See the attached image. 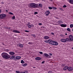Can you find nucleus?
<instances>
[{
  "instance_id": "9b49d317",
  "label": "nucleus",
  "mask_w": 73,
  "mask_h": 73,
  "mask_svg": "<svg viewBox=\"0 0 73 73\" xmlns=\"http://www.w3.org/2000/svg\"><path fill=\"white\" fill-rule=\"evenodd\" d=\"M60 41H61V42H66V40L64 39H62L60 40Z\"/></svg>"
},
{
  "instance_id": "bf43d9fd",
  "label": "nucleus",
  "mask_w": 73,
  "mask_h": 73,
  "mask_svg": "<svg viewBox=\"0 0 73 73\" xmlns=\"http://www.w3.org/2000/svg\"><path fill=\"white\" fill-rule=\"evenodd\" d=\"M65 35H67V33H66L65 34Z\"/></svg>"
},
{
  "instance_id": "7c9ffc66",
  "label": "nucleus",
  "mask_w": 73,
  "mask_h": 73,
  "mask_svg": "<svg viewBox=\"0 0 73 73\" xmlns=\"http://www.w3.org/2000/svg\"><path fill=\"white\" fill-rule=\"evenodd\" d=\"M29 26L28 27H29V28H31V27H32V26H31V25H28Z\"/></svg>"
},
{
  "instance_id": "6e6552de",
  "label": "nucleus",
  "mask_w": 73,
  "mask_h": 73,
  "mask_svg": "<svg viewBox=\"0 0 73 73\" xmlns=\"http://www.w3.org/2000/svg\"><path fill=\"white\" fill-rule=\"evenodd\" d=\"M45 14L46 16H48L50 14V11L49 10H48L45 12Z\"/></svg>"
},
{
  "instance_id": "20e7f679",
  "label": "nucleus",
  "mask_w": 73,
  "mask_h": 73,
  "mask_svg": "<svg viewBox=\"0 0 73 73\" xmlns=\"http://www.w3.org/2000/svg\"><path fill=\"white\" fill-rule=\"evenodd\" d=\"M48 43L50 44H52L53 45V41L51 40H48Z\"/></svg>"
},
{
  "instance_id": "412c9836",
  "label": "nucleus",
  "mask_w": 73,
  "mask_h": 73,
  "mask_svg": "<svg viewBox=\"0 0 73 73\" xmlns=\"http://www.w3.org/2000/svg\"><path fill=\"white\" fill-rule=\"evenodd\" d=\"M39 5L40 8H42V5L41 3H40Z\"/></svg>"
},
{
  "instance_id": "dca6fc26",
  "label": "nucleus",
  "mask_w": 73,
  "mask_h": 73,
  "mask_svg": "<svg viewBox=\"0 0 73 73\" xmlns=\"http://www.w3.org/2000/svg\"><path fill=\"white\" fill-rule=\"evenodd\" d=\"M66 41H69V42H70L71 41V40H70V38H66Z\"/></svg>"
},
{
  "instance_id": "79ce46f5",
  "label": "nucleus",
  "mask_w": 73,
  "mask_h": 73,
  "mask_svg": "<svg viewBox=\"0 0 73 73\" xmlns=\"http://www.w3.org/2000/svg\"><path fill=\"white\" fill-rule=\"evenodd\" d=\"M16 60H19V58L17 57V56H16Z\"/></svg>"
},
{
  "instance_id": "13d9d810",
  "label": "nucleus",
  "mask_w": 73,
  "mask_h": 73,
  "mask_svg": "<svg viewBox=\"0 0 73 73\" xmlns=\"http://www.w3.org/2000/svg\"><path fill=\"white\" fill-rule=\"evenodd\" d=\"M33 68H36V67H33Z\"/></svg>"
},
{
  "instance_id": "f257e3e1",
  "label": "nucleus",
  "mask_w": 73,
  "mask_h": 73,
  "mask_svg": "<svg viewBox=\"0 0 73 73\" xmlns=\"http://www.w3.org/2000/svg\"><path fill=\"white\" fill-rule=\"evenodd\" d=\"M30 6L32 8H38V4L32 3L30 4Z\"/></svg>"
},
{
  "instance_id": "f3484780",
  "label": "nucleus",
  "mask_w": 73,
  "mask_h": 73,
  "mask_svg": "<svg viewBox=\"0 0 73 73\" xmlns=\"http://www.w3.org/2000/svg\"><path fill=\"white\" fill-rule=\"evenodd\" d=\"M13 32H14L15 33H19V31L16 30H14L13 31Z\"/></svg>"
},
{
  "instance_id": "f704fd0d",
  "label": "nucleus",
  "mask_w": 73,
  "mask_h": 73,
  "mask_svg": "<svg viewBox=\"0 0 73 73\" xmlns=\"http://www.w3.org/2000/svg\"><path fill=\"white\" fill-rule=\"evenodd\" d=\"M44 42H46V43H48V40H46L44 41Z\"/></svg>"
},
{
  "instance_id": "a18cd8bd",
  "label": "nucleus",
  "mask_w": 73,
  "mask_h": 73,
  "mask_svg": "<svg viewBox=\"0 0 73 73\" xmlns=\"http://www.w3.org/2000/svg\"><path fill=\"white\" fill-rule=\"evenodd\" d=\"M44 55H49V54L46 53H44Z\"/></svg>"
},
{
  "instance_id": "5fc2aeb1",
  "label": "nucleus",
  "mask_w": 73,
  "mask_h": 73,
  "mask_svg": "<svg viewBox=\"0 0 73 73\" xmlns=\"http://www.w3.org/2000/svg\"><path fill=\"white\" fill-rule=\"evenodd\" d=\"M21 73H25V72H21Z\"/></svg>"
},
{
  "instance_id": "58836bf2",
  "label": "nucleus",
  "mask_w": 73,
  "mask_h": 73,
  "mask_svg": "<svg viewBox=\"0 0 73 73\" xmlns=\"http://www.w3.org/2000/svg\"><path fill=\"white\" fill-rule=\"evenodd\" d=\"M28 44H32V43L31 42H29Z\"/></svg>"
},
{
  "instance_id": "ea45409f",
  "label": "nucleus",
  "mask_w": 73,
  "mask_h": 73,
  "mask_svg": "<svg viewBox=\"0 0 73 73\" xmlns=\"http://www.w3.org/2000/svg\"><path fill=\"white\" fill-rule=\"evenodd\" d=\"M25 32H29V31L27 30L25 31Z\"/></svg>"
},
{
  "instance_id": "774afa93",
  "label": "nucleus",
  "mask_w": 73,
  "mask_h": 73,
  "mask_svg": "<svg viewBox=\"0 0 73 73\" xmlns=\"http://www.w3.org/2000/svg\"><path fill=\"white\" fill-rule=\"evenodd\" d=\"M42 0V1H44V0Z\"/></svg>"
},
{
  "instance_id": "37998d69",
  "label": "nucleus",
  "mask_w": 73,
  "mask_h": 73,
  "mask_svg": "<svg viewBox=\"0 0 73 73\" xmlns=\"http://www.w3.org/2000/svg\"><path fill=\"white\" fill-rule=\"evenodd\" d=\"M30 24V22L28 23V24H27V25H29Z\"/></svg>"
},
{
  "instance_id": "680f3d73",
  "label": "nucleus",
  "mask_w": 73,
  "mask_h": 73,
  "mask_svg": "<svg viewBox=\"0 0 73 73\" xmlns=\"http://www.w3.org/2000/svg\"><path fill=\"white\" fill-rule=\"evenodd\" d=\"M72 49H73V47H72Z\"/></svg>"
},
{
  "instance_id": "393cba45",
  "label": "nucleus",
  "mask_w": 73,
  "mask_h": 73,
  "mask_svg": "<svg viewBox=\"0 0 73 73\" xmlns=\"http://www.w3.org/2000/svg\"><path fill=\"white\" fill-rule=\"evenodd\" d=\"M67 31H68L69 32H71L70 30V29L69 28H68L67 29Z\"/></svg>"
},
{
  "instance_id": "a878e982",
  "label": "nucleus",
  "mask_w": 73,
  "mask_h": 73,
  "mask_svg": "<svg viewBox=\"0 0 73 73\" xmlns=\"http://www.w3.org/2000/svg\"><path fill=\"white\" fill-rule=\"evenodd\" d=\"M25 62L23 60H21V63L23 64Z\"/></svg>"
},
{
  "instance_id": "c756f323",
  "label": "nucleus",
  "mask_w": 73,
  "mask_h": 73,
  "mask_svg": "<svg viewBox=\"0 0 73 73\" xmlns=\"http://www.w3.org/2000/svg\"><path fill=\"white\" fill-rule=\"evenodd\" d=\"M9 14H10V15H13V14L12 13H11V12H9Z\"/></svg>"
},
{
  "instance_id": "09e8293b",
  "label": "nucleus",
  "mask_w": 73,
  "mask_h": 73,
  "mask_svg": "<svg viewBox=\"0 0 73 73\" xmlns=\"http://www.w3.org/2000/svg\"><path fill=\"white\" fill-rule=\"evenodd\" d=\"M16 72L17 73H19V71H16Z\"/></svg>"
},
{
  "instance_id": "6e6d98bb",
  "label": "nucleus",
  "mask_w": 73,
  "mask_h": 73,
  "mask_svg": "<svg viewBox=\"0 0 73 73\" xmlns=\"http://www.w3.org/2000/svg\"><path fill=\"white\" fill-rule=\"evenodd\" d=\"M6 51H8V49H6Z\"/></svg>"
},
{
  "instance_id": "4d7b16f0",
  "label": "nucleus",
  "mask_w": 73,
  "mask_h": 73,
  "mask_svg": "<svg viewBox=\"0 0 73 73\" xmlns=\"http://www.w3.org/2000/svg\"><path fill=\"white\" fill-rule=\"evenodd\" d=\"M1 11L0 9V13H1Z\"/></svg>"
},
{
  "instance_id": "9d476101",
  "label": "nucleus",
  "mask_w": 73,
  "mask_h": 73,
  "mask_svg": "<svg viewBox=\"0 0 73 73\" xmlns=\"http://www.w3.org/2000/svg\"><path fill=\"white\" fill-rule=\"evenodd\" d=\"M68 66H65L63 68V70L64 71H66L67 70H68Z\"/></svg>"
},
{
  "instance_id": "4468645a",
  "label": "nucleus",
  "mask_w": 73,
  "mask_h": 73,
  "mask_svg": "<svg viewBox=\"0 0 73 73\" xmlns=\"http://www.w3.org/2000/svg\"><path fill=\"white\" fill-rule=\"evenodd\" d=\"M44 38L45 40H47V39L49 38V37L46 36H44Z\"/></svg>"
},
{
  "instance_id": "423d86ee",
  "label": "nucleus",
  "mask_w": 73,
  "mask_h": 73,
  "mask_svg": "<svg viewBox=\"0 0 73 73\" xmlns=\"http://www.w3.org/2000/svg\"><path fill=\"white\" fill-rule=\"evenodd\" d=\"M52 45H58V43L57 42L54 41H53Z\"/></svg>"
},
{
  "instance_id": "ddd939ff",
  "label": "nucleus",
  "mask_w": 73,
  "mask_h": 73,
  "mask_svg": "<svg viewBox=\"0 0 73 73\" xmlns=\"http://www.w3.org/2000/svg\"><path fill=\"white\" fill-rule=\"evenodd\" d=\"M62 27H66V25H65L64 24H62L60 25Z\"/></svg>"
},
{
  "instance_id": "b1692460",
  "label": "nucleus",
  "mask_w": 73,
  "mask_h": 73,
  "mask_svg": "<svg viewBox=\"0 0 73 73\" xmlns=\"http://www.w3.org/2000/svg\"><path fill=\"white\" fill-rule=\"evenodd\" d=\"M70 27L71 28H73V24H70Z\"/></svg>"
},
{
  "instance_id": "cd10ccee",
  "label": "nucleus",
  "mask_w": 73,
  "mask_h": 73,
  "mask_svg": "<svg viewBox=\"0 0 73 73\" xmlns=\"http://www.w3.org/2000/svg\"><path fill=\"white\" fill-rule=\"evenodd\" d=\"M48 8L49 9H53V7H49Z\"/></svg>"
},
{
  "instance_id": "4c0bfd02",
  "label": "nucleus",
  "mask_w": 73,
  "mask_h": 73,
  "mask_svg": "<svg viewBox=\"0 0 73 73\" xmlns=\"http://www.w3.org/2000/svg\"><path fill=\"white\" fill-rule=\"evenodd\" d=\"M45 62V61H43V62H42V64H44V63Z\"/></svg>"
},
{
  "instance_id": "473e14b6",
  "label": "nucleus",
  "mask_w": 73,
  "mask_h": 73,
  "mask_svg": "<svg viewBox=\"0 0 73 73\" xmlns=\"http://www.w3.org/2000/svg\"><path fill=\"white\" fill-rule=\"evenodd\" d=\"M66 7L67 6L66 5H64L63 6V7H64V8H66Z\"/></svg>"
},
{
  "instance_id": "39448f33",
  "label": "nucleus",
  "mask_w": 73,
  "mask_h": 73,
  "mask_svg": "<svg viewBox=\"0 0 73 73\" xmlns=\"http://www.w3.org/2000/svg\"><path fill=\"white\" fill-rule=\"evenodd\" d=\"M67 70H68V71H72L73 70V68L72 67H68Z\"/></svg>"
},
{
  "instance_id": "f8f14e48",
  "label": "nucleus",
  "mask_w": 73,
  "mask_h": 73,
  "mask_svg": "<svg viewBox=\"0 0 73 73\" xmlns=\"http://www.w3.org/2000/svg\"><path fill=\"white\" fill-rule=\"evenodd\" d=\"M68 1L70 3L73 4V0H68Z\"/></svg>"
},
{
  "instance_id": "bb28decb",
  "label": "nucleus",
  "mask_w": 73,
  "mask_h": 73,
  "mask_svg": "<svg viewBox=\"0 0 73 73\" xmlns=\"http://www.w3.org/2000/svg\"><path fill=\"white\" fill-rule=\"evenodd\" d=\"M12 18L13 20H15V17L14 15L13 17H12Z\"/></svg>"
},
{
  "instance_id": "2eb2a0df",
  "label": "nucleus",
  "mask_w": 73,
  "mask_h": 73,
  "mask_svg": "<svg viewBox=\"0 0 73 73\" xmlns=\"http://www.w3.org/2000/svg\"><path fill=\"white\" fill-rule=\"evenodd\" d=\"M9 53L10 54H11V55H13L15 54L14 52H10Z\"/></svg>"
},
{
  "instance_id": "603ef678",
  "label": "nucleus",
  "mask_w": 73,
  "mask_h": 73,
  "mask_svg": "<svg viewBox=\"0 0 73 73\" xmlns=\"http://www.w3.org/2000/svg\"><path fill=\"white\" fill-rule=\"evenodd\" d=\"M51 34L52 35H54V33H51Z\"/></svg>"
},
{
  "instance_id": "e433bc0d",
  "label": "nucleus",
  "mask_w": 73,
  "mask_h": 73,
  "mask_svg": "<svg viewBox=\"0 0 73 73\" xmlns=\"http://www.w3.org/2000/svg\"><path fill=\"white\" fill-rule=\"evenodd\" d=\"M35 14H38V13L37 12H35L34 13Z\"/></svg>"
},
{
  "instance_id": "6ab92c4d",
  "label": "nucleus",
  "mask_w": 73,
  "mask_h": 73,
  "mask_svg": "<svg viewBox=\"0 0 73 73\" xmlns=\"http://www.w3.org/2000/svg\"><path fill=\"white\" fill-rule=\"evenodd\" d=\"M2 55H8V54L6 53L3 52L2 54Z\"/></svg>"
},
{
  "instance_id": "4be33fe9",
  "label": "nucleus",
  "mask_w": 73,
  "mask_h": 73,
  "mask_svg": "<svg viewBox=\"0 0 73 73\" xmlns=\"http://www.w3.org/2000/svg\"><path fill=\"white\" fill-rule=\"evenodd\" d=\"M58 24H60V23H62V21H59L58 22Z\"/></svg>"
},
{
  "instance_id": "a19ab883",
  "label": "nucleus",
  "mask_w": 73,
  "mask_h": 73,
  "mask_svg": "<svg viewBox=\"0 0 73 73\" xmlns=\"http://www.w3.org/2000/svg\"><path fill=\"white\" fill-rule=\"evenodd\" d=\"M39 53H40V54H42L43 53H42V52H39Z\"/></svg>"
},
{
  "instance_id": "7ed1b4c3",
  "label": "nucleus",
  "mask_w": 73,
  "mask_h": 73,
  "mask_svg": "<svg viewBox=\"0 0 73 73\" xmlns=\"http://www.w3.org/2000/svg\"><path fill=\"white\" fill-rule=\"evenodd\" d=\"M6 15L4 14H1L0 15V19H3L5 17Z\"/></svg>"
},
{
  "instance_id": "f03ea898",
  "label": "nucleus",
  "mask_w": 73,
  "mask_h": 73,
  "mask_svg": "<svg viewBox=\"0 0 73 73\" xmlns=\"http://www.w3.org/2000/svg\"><path fill=\"white\" fill-rule=\"evenodd\" d=\"M1 56L3 58L6 59L9 58H10V56H8L7 55H2Z\"/></svg>"
},
{
  "instance_id": "72a5a7b5",
  "label": "nucleus",
  "mask_w": 73,
  "mask_h": 73,
  "mask_svg": "<svg viewBox=\"0 0 73 73\" xmlns=\"http://www.w3.org/2000/svg\"><path fill=\"white\" fill-rule=\"evenodd\" d=\"M46 57H48V56H49L50 55H44Z\"/></svg>"
},
{
  "instance_id": "052dcab7",
  "label": "nucleus",
  "mask_w": 73,
  "mask_h": 73,
  "mask_svg": "<svg viewBox=\"0 0 73 73\" xmlns=\"http://www.w3.org/2000/svg\"><path fill=\"white\" fill-rule=\"evenodd\" d=\"M20 33V32L19 31V33Z\"/></svg>"
},
{
  "instance_id": "69168bd1",
  "label": "nucleus",
  "mask_w": 73,
  "mask_h": 73,
  "mask_svg": "<svg viewBox=\"0 0 73 73\" xmlns=\"http://www.w3.org/2000/svg\"><path fill=\"white\" fill-rule=\"evenodd\" d=\"M2 4H4V3L3 2V3H2Z\"/></svg>"
},
{
  "instance_id": "2f4dec72",
  "label": "nucleus",
  "mask_w": 73,
  "mask_h": 73,
  "mask_svg": "<svg viewBox=\"0 0 73 73\" xmlns=\"http://www.w3.org/2000/svg\"><path fill=\"white\" fill-rule=\"evenodd\" d=\"M52 8H53L54 9H57V8L56 7H53Z\"/></svg>"
},
{
  "instance_id": "338daca9",
  "label": "nucleus",
  "mask_w": 73,
  "mask_h": 73,
  "mask_svg": "<svg viewBox=\"0 0 73 73\" xmlns=\"http://www.w3.org/2000/svg\"><path fill=\"white\" fill-rule=\"evenodd\" d=\"M72 31H73V29H72Z\"/></svg>"
},
{
  "instance_id": "0e129e2a",
  "label": "nucleus",
  "mask_w": 73,
  "mask_h": 73,
  "mask_svg": "<svg viewBox=\"0 0 73 73\" xmlns=\"http://www.w3.org/2000/svg\"><path fill=\"white\" fill-rule=\"evenodd\" d=\"M19 73H20V72L19 71Z\"/></svg>"
},
{
  "instance_id": "c9c22d12",
  "label": "nucleus",
  "mask_w": 73,
  "mask_h": 73,
  "mask_svg": "<svg viewBox=\"0 0 73 73\" xmlns=\"http://www.w3.org/2000/svg\"><path fill=\"white\" fill-rule=\"evenodd\" d=\"M25 73H28V71L27 70H26L25 72Z\"/></svg>"
},
{
  "instance_id": "49530a36",
  "label": "nucleus",
  "mask_w": 73,
  "mask_h": 73,
  "mask_svg": "<svg viewBox=\"0 0 73 73\" xmlns=\"http://www.w3.org/2000/svg\"><path fill=\"white\" fill-rule=\"evenodd\" d=\"M39 25H42V23H39Z\"/></svg>"
},
{
  "instance_id": "c85d7f7f",
  "label": "nucleus",
  "mask_w": 73,
  "mask_h": 73,
  "mask_svg": "<svg viewBox=\"0 0 73 73\" xmlns=\"http://www.w3.org/2000/svg\"><path fill=\"white\" fill-rule=\"evenodd\" d=\"M32 36L34 37H36V35H35L33 34L32 35Z\"/></svg>"
},
{
  "instance_id": "aec40b11",
  "label": "nucleus",
  "mask_w": 73,
  "mask_h": 73,
  "mask_svg": "<svg viewBox=\"0 0 73 73\" xmlns=\"http://www.w3.org/2000/svg\"><path fill=\"white\" fill-rule=\"evenodd\" d=\"M13 58H14V60H15V56H11V57L10 58L11 59H13Z\"/></svg>"
},
{
  "instance_id": "864d4df0",
  "label": "nucleus",
  "mask_w": 73,
  "mask_h": 73,
  "mask_svg": "<svg viewBox=\"0 0 73 73\" xmlns=\"http://www.w3.org/2000/svg\"><path fill=\"white\" fill-rule=\"evenodd\" d=\"M49 54H50V55H52V54L50 53Z\"/></svg>"
},
{
  "instance_id": "3c124183",
  "label": "nucleus",
  "mask_w": 73,
  "mask_h": 73,
  "mask_svg": "<svg viewBox=\"0 0 73 73\" xmlns=\"http://www.w3.org/2000/svg\"><path fill=\"white\" fill-rule=\"evenodd\" d=\"M60 10H61V11L62 10V8H60Z\"/></svg>"
},
{
  "instance_id": "8fccbe9b",
  "label": "nucleus",
  "mask_w": 73,
  "mask_h": 73,
  "mask_svg": "<svg viewBox=\"0 0 73 73\" xmlns=\"http://www.w3.org/2000/svg\"><path fill=\"white\" fill-rule=\"evenodd\" d=\"M7 29H11V27H8V28H7Z\"/></svg>"
},
{
  "instance_id": "1a4fd4ad",
  "label": "nucleus",
  "mask_w": 73,
  "mask_h": 73,
  "mask_svg": "<svg viewBox=\"0 0 73 73\" xmlns=\"http://www.w3.org/2000/svg\"><path fill=\"white\" fill-rule=\"evenodd\" d=\"M41 59H42V58L39 57H36L35 58V59L36 60H38V61L40 60Z\"/></svg>"
},
{
  "instance_id": "c03bdc74",
  "label": "nucleus",
  "mask_w": 73,
  "mask_h": 73,
  "mask_svg": "<svg viewBox=\"0 0 73 73\" xmlns=\"http://www.w3.org/2000/svg\"><path fill=\"white\" fill-rule=\"evenodd\" d=\"M21 58V56H19V59Z\"/></svg>"
},
{
  "instance_id": "a211bd4d",
  "label": "nucleus",
  "mask_w": 73,
  "mask_h": 73,
  "mask_svg": "<svg viewBox=\"0 0 73 73\" xmlns=\"http://www.w3.org/2000/svg\"><path fill=\"white\" fill-rule=\"evenodd\" d=\"M27 63H25V64H23L22 65L23 66V67H25L26 66H27Z\"/></svg>"
},
{
  "instance_id": "e2e57ef3",
  "label": "nucleus",
  "mask_w": 73,
  "mask_h": 73,
  "mask_svg": "<svg viewBox=\"0 0 73 73\" xmlns=\"http://www.w3.org/2000/svg\"><path fill=\"white\" fill-rule=\"evenodd\" d=\"M6 11H7V12H8V11H7V10H6Z\"/></svg>"
},
{
  "instance_id": "de8ad7c7",
  "label": "nucleus",
  "mask_w": 73,
  "mask_h": 73,
  "mask_svg": "<svg viewBox=\"0 0 73 73\" xmlns=\"http://www.w3.org/2000/svg\"><path fill=\"white\" fill-rule=\"evenodd\" d=\"M52 72L51 71H49L48 72V73H51Z\"/></svg>"
},
{
  "instance_id": "5701e85b",
  "label": "nucleus",
  "mask_w": 73,
  "mask_h": 73,
  "mask_svg": "<svg viewBox=\"0 0 73 73\" xmlns=\"http://www.w3.org/2000/svg\"><path fill=\"white\" fill-rule=\"evenodd\" d=\"M19 46L20 48H23V44H20L19 45Z\"/></svg>"
},
{
  "instance_id": "0eeeda50",
  "label": "nucleus",
  "mask_w": 73,
  "mask_h": 73,
  "mask_svg": "<svg viewBox=\"0 0 73 73\" xmlns=\"http://www.w3.org/2000/svg\"><path fill=\"white\" fill-rule=\"evenodd\" d=\"M69 38H70V40H71V41H73V36L71 35H70L69 36Z\"/></svg>"
}]
</instances>
